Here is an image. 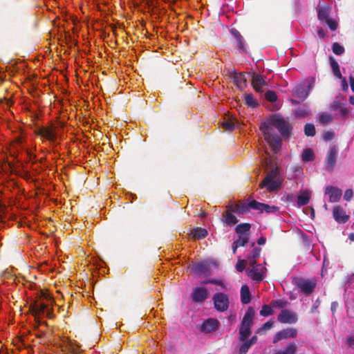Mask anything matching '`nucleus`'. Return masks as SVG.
<instances>
[{"label": "nucleus", "mask_w": 354, "mask_h": 354, "mask_svg": "<svg viewBox=\"0 0 354 354\" xmlns=\"http://www.w3.org/2000/svg\"><path fill=\"white\" fill-rule=\"evenodd\" d=\"M272 127L277 128L283 137H288L291 133L290 124L281 115H274L261 124L260 129L270 149L277 152L281 148V139L273 133Z\"/></svg>", "instance_id": "obj_1"}, {"label": "nucleus", "mask_w": 354, "mask_h": 354, "mask_svg": "<svg viewBox=\"0 0 354 354\" xmlns=\"http://www.w3.org/2000/svg\"><path fill=\"white\" fill-rule=\"evenodd\" d=\"M250 208L261 212L265 211L266 212H271L277 209L275 207H270L268 205L257 202L256 201H252L249 203L239 202L238 203L232 204L228 207L224 215L225 222L230 225H235L238 222V220L233 213L243 214L247 213Z\"/></svg>", "instance_id": "obj_2"}, {"label": "nucleus", "mask_w": 354, "mask_h": 354, "mask_svg": "<svg viewBox=\"0 0 354 354\" xmlns=\"http://www.w3.org/2000/svg\"><path fill=\"white\" fill-rule=\"evenodd\" d=\"M53 303V298L48 293L41 292L39 297L31 306L32 313L38 318L40 317L52 318Z\"/></svg>", "instance_id": "obj_3"}, {"label": "nucleus", "mask_w": 354, "mask_h": 354, "mask_svg": "<svg viewBox=\"0 0 354 354\" xmlns=\"http://www.w3.org/2000/svg\"><path fill=\"white\" fill-rule=\"evenodd\" d=\"M263 164L270 169L264 180L261 182L260 186L261 188H266L268 191H274L277 189L280 185V180L277 176V169L274 168V160L273 157L269 155L267 152L263 157Z\"/></svg>", "instance_id": "obj_4"}, {"label": "nucleus", "mask_w": 354, "mask_h": 354, "mask_svg": "<svg viewBox=\"0 0 354 354\" xmlns=\"http://www.w3.org/2000/svg\"><path fill=\"white\" fill-rule=\"evenodd\" d=\"M261 249L254 248L248 255L249 267L248 268V276L257 281L263 279L265 268L260 264H256V260L260 255Z\"/></svg>", "instance_id": "obj_5"}, {"label": "nucleus", "mask_w": 354, "mask_h": 354, "mask_svg": "<svg viewBox=\"0 0 354 354\" xmlns=\"http://www.w3.org/2000/svg\"><path fill=\"white\" fill-rule=\"evenodd\" d=\"M254 312L252 308H249L245 313L242 320L239 329L240 339L245 341L250 335V327L252 324V320Z\"/></svg>", "instance_id": "obj_6"}, {"label": "nucleus", "mask_w": 354, "mask_h": 354, "mask_svg": "<svg viewBox=\"0 0 354 354\" xmlns=\"http://www.w3.org/2000/svg\"><path fill=\"white\" fill-rule=\"evenodd\" d=\"M56 129L57 127L53 124L39 127L35 130V133L50 142H54L57 139Z\"/></svg>", "instance_id": "obj_7"}, {"label": "nucleus", "mask_w": 354, "mask_h": 354, "mask_svg": "<svg viewBox=\"0 0 354 354\" xmlns=\"http://www.w3.org/2000/svg\"><path fill=\"white\" fill-rule=\"evenodd\" d=\"M60 348L62 354H83L80 350L79 346L68 338L62 340Z\"/></svg>", "instance_id": "obj_8"}, {"label": "nucleus", "mask_w": 354, "mask_h": 354, "mask_svg": "<svg viewBox=\"0 0 354 354\" xmlns=\"http://www.w3.org/2000/svg\"><path fill=\"white\" fill-rule=\"evenodd\" d=\"M215 308L221 312L226 310L229 306L227 296L223 293H216L213 297Z\"/></svg>", "instance_id": "obj_9"}, {"label": "nucleus", "mask_w": 354, "mask_h": 354, "mask_svg": "<svg viewBox=\"0 0 354 354\" xmlns=\"http://www.w3.org/2000/svg\"><path fill=\"white\" fill-rule=\"evenodd\" d=\"M310 89V83L309 82H304L295 88L293 95L301 100H304L308 95Z\"/></svg>", "instance_id": "obj_10"}, {"label": "nucleus", "mask_w": 354, "mask_h": 354, "mask_svg": "<svg viewBox=\"0 0 354 354\" xmlns=\"http://www.w3.org/2000/svg\"><path fill=\"white\" fill-rule=\"evenodd\" d=\"M212 266H216V263L214 261H203L194 264L192 270L198 274H206Z\"/></svg>", "instance_id": "obj_11"}, {"label": "nucleus", "mask_w": 354, "mask_h": 354, "mask_svg": "<svg viewBox=\"0 0 354 354\" xmlns=\"http://www.w3.org/2000/svg\"><path fill=\"white\" fill-rule=\"evenodd\" d=\"M316 285L315 280L301 279L297 281V286L299 290L306 295H310Z\"/></svg>", "instance_id": "obj_12"}, {"label": "nucleus", "mask_w": 354, "mask_h": 354, "mask_svg": "<svg viewBox=\"0 0 354 354\" xmlns=\"http://www.w3.org/2000/svg\"><path fill=\"white\" fill-rule=\"evenodd\" d=\"M278 320L284 324H293L297 320V315L290 310H283L278 315Z\"/></svg>", "instance_id": "obj_13"}, {"label": "nucleus", "mask_w": 354, "mask_h": 354, "mask_svg": "<svg viewBox=\"0 0 354 354\" xmlns=\"http://www.w3.org/2000/svg\"><path fill=\"white\" fill-rule=\"evenodd\" d=\"M312 191L310 189H301L297 194V206L301 207L307 205L311 198Z\"/></svg>", "instance_id": "obj_14"}, {"label": "nucleus", "mask_w": 354, "mask_h": 354, "mask_svg": "<svg viewBox=\"0 0 354 354\" xmlns=\"http://www.w3.org/2000/svg\"><path fill=\"white\" fill-rule=\"evenodd\" d=\"M208 297L207 289L203 287H196L193 290L191 297L196 303H203Z\"/></svg>", "instance_id": "obj_15"}, {"label": "nucleus", "mask_w": 354, "mask_h": 354, "mask_svg": "<svg viewBox=\"0 0 354 354\" xmlns=\"http://www.w3.org/2000/svg\"><path fill=\"white\" fill-rule=\"evenodd\" d=\"M252 84L256 91L262 93L263 91V87L266 85V82L263 76L254 74L252 79Z\"/></svg>", "instance_id": "obj_16"}, {"label": "nucleus", "mask_w": 354, "mask_h": 354, "mask_svg": "<svg viewBox=\"0 0 354 354\" xmlns=\"http://www.w3.org/2000/svg\"><path fill=\"white\" fill-rule=\"evenodd\" d=\"M342 190L337 187L328 186L326 188V194L329 196V201L331 203L338 201L342 196Z\"/></svg>", "instance_id": "obj_17"}, {"label": "nucleus", "mask_w": 354, "mask_h": 354, "mask_svg": "<svg viewBox=\"0 0 354 354\" xmlns=\"http://www.w3.org/2000/svg\"><path fill=\"white\" fill-rule=\"evenodd\" d=\"M333 217L335 220L339 223H344L348 219V216L346 214L344 209L339 206H336L334 207Z\"/></svg>", "instance_id": "obj_18"}, {"label": "nucleus", "mask_w": 354, "mask_h": 354, "mask_svg": "<svg viewBox=\"0 0 354 354\" xmlns=\"http://www.w3.org/2000/svg\"><path fill=\"white\" fill-rule=\"evenodd\" d=\"M297 335V330L294 328L283 330L277 333L274 337V342H277L282 339L295 337Z\"/></svg>", "instance_id": "obj_19"}, {"label": "nucleus", "mask_w": 354, "mask_h": 354, "mask_svg": "<svg viewBox=\"0 0 354 354\" xmlns=\"http://www.w3.org/2000/svg\"><path fill=\"white\" fill-rule=\"evenodd\" d=\"M218 326V322L215 319H208L205 320L202 326L201 330L205 333L214 331Z\"/></svg>", "instance_id": "obj_20"}, {"label": "nucleus", "mask_w": 354, "mask_h": 354, "mask_svg": "<svg viewBox=\"0 0 354 354\" xmlns=\"http://www.w3.org/2000/svg\"><path fill=\"white\" fill-rule=\"evenodd\" d=\"M21 148L22 138L21 137H17L10 144V146L8 149L10 155L12 156H16Z\"/></svg>", "instance_id": "obj_21"}, {"label": "nucleus", "mask_w": 354, "mask_h": 354, "mask_svg": "<svg viewBox=\"0 0 354 354\" xmlns=\"http://www.w3.org/2000/svg\"><path fill=\"white\" fill-rule=\"evenodd\" d=\"M337 153V149L335 147H333L330 149L327 154V160H326V167L328 170H330L333 168L335 161H336V156Z\"/></svg>", "instance_id": "obj_22"}, {"label": "nucleus", "mask_w": 354, "mask_h": 354, "mask_svg": "<svg viewBox=\"0 0 354 354\" xmlns=\"http://www.w3.org/2000/svg\"><path fill=\"white\" fill-rule=\"evenodd\" d=\"M236 123L237 122L235 118L229 117L222 122V127L225 131H232L235 128Z\"/></svg>", "instance_id": "obj_23"}, {"label": "nucleus", "mask_w": 354, "mask_h": 354, "mask_svg": "<svg viewBox=\"0 0 354 354\" xmlns=\"http://www.w3.org/2000/svg\"><path fill=\"white\" fill-rule=\"evenodd\" d=\"M207 233L206 230L197 227L191 231L189 236L194 239H200L204 238L207 235Z\"/></svg>", "instance_id": "obj_24"}, {"label": "nucleus", "mask_w": 354, "mask_h": 354, "mask_svg": "<svg viewBox=\"0 0 354 354\" xmlns=\"http://www.w3.org/2000/svg\"><path fill=\"white\" fill-rule=\"evenodd\" d=\"M241 301L243 304H248L250 301V292L248 286L244 285L241 289Z\"/></svg>", "instance_id": "obj_25"}, {"label": "nucleus", "mask_w": 354, "mask_h": 354, "mask_svg": "<svg viewBox=\"0 0 354 354\" xmlns=\"http://www.w3.org/2000/svg\"><path fill=\"white\" fill-rule=\"evenodd\" d=\"M244 100L245 104L252 108H254L258 106V102L254 96L251 93H245L244 95Z\"/></svg>", "instance_id": "obj_26"}, {"label": "nucleus", "mask_w": 354, "mask_h": 354, "mask_svg": "<svg viewBox=\"0 0 354 354\" xmlns=\"http://www.w3.org/2000/svg\"><path fill=\"white\" fill-rule=\"evenodd\" d=\"M295 115L298 117H301V118H305L306 116H308L310 113V110L309 109V107L306 105V104H304L301 106H299L296 111H295Z\"/></svg>", "instance_id": "obj_27"}, {"label": "nucleus", "mask_w": 354, "mask_h": 354, "mask_svg": "<svg viewBox=\"0 0 354 354\" xmlns=\"http://www.w3.org/2000/svg\"><path fill=\"white\" fill-rule=\"evenodd\" d=\"M250 225L248 223H243L239 225L236 228V233L239 234V236H248V231L250 230Z\"/></svg>", "instance_id": "obj_28"}, {"label": "nucleus", "mask_w": 354, "mask_h": 354, "mask_svg": "<svg viewBox=\"0 0 354 354\" xmlns=\"http://www.w3.org/2000/svg\"><path fill=\"white\" fill-rule=\"evenodd\" d=\"M248 236H239V239L234 241L233 246V252L235 253L237 248L244 246L248 243Z\"/></svg>", "instance_id": "obj_29"}, {"label": "nucleus", "mask_w": 354, "mask_h": 354, "mask_svg": "<svg viewBox=\"0 0 354 354\" xmlns=\"http://www.w3.org/2000/svg\"><path fill=\"white\" fill-rule=\"evenodd\" d=\"M314 159V153L312 149H306L302 153V160L304 162L311 161Z\"/></svg>", "instance_id": "obj_30"}, {"label": "nucleus", "mask_w": 354, "mask_h": 354, "mask_svg": "<svg viewBox=\"0 0 354 354\" xmlns=\"http://www.w3.org/2000/svg\"><path fill=\"white\" fill-rule=\"evenodd\" d=\"M297 346L295 344H289L284 351H279L275 354H295Z\"/></svg>", "instance_id": "obj_31"}, {"label": "nucleus", "mask_w": 354, "mask_h": 354, "mask_svg": "<svg viewBox=\"0 0 354 354\" xmlns=\"http://www.w3.org/2000/svg\"><path fill=\"white\" fill-rule=\"evenodd\" d=\"M330 65L333 71L334 75L338 78H342V74L339 71L338 63L333 59H330Z\"/></svg>", "instance_id": "obj_32"}, {"label": "nucleus", "mask_w": 354, "mask_h": 354, "mask_svg": "<svg viewBox=\"0 0 354 354\" xmlns=\"http://www.w3.org/2000/svg\"><path fill=\"white\" fill-rule=\"evenodd\" d=\"M318 18L322 21H326L328 18V11L326 8H320L318 11Z\"/></svg>", "instance_id": "obj_33"}, {"label": "nucleus", "mask_w": 354, "mask_h": 354, "mask_svg": "<svg viewBox=\"0 0 354 354\" xmlns=\"http://www.w3.org/2000/svg\"><path fill=\"white\" fill-rule=\"evenodd\" d=\"M235 82L240 89H243L246 85V80L241 75L235 77Z\"/></svg>", "instance_id": "obj_34"}, {"label": "nucleus", "mask_w": 354, "mask_h": 354, "mask_svg": "<svg viewBox=\"0 0 354 354\" xmlns=\"http://www.w3.org/2000/svg\"><path fill=\"white\" fill-rule=\"evenodd\" d=\"M305 134L308 136H313L315 134V128L313 124H307L304 127Z\"/></svg>", "instance_id": "obj_35"}, {"label": "nucleus", "mask_w": 354, "mask_h": 354, "mask_svg": "<svg viewBox=\"0 0 354 354\" xmlns=\"http://www.w3.org/2000/svg\"><path fill=\"white\" fill-rule=\"evenodd\" d=\"M248 263L249 264L248 259L247 260H239L236 265V270L239 272H242L245 268V266Z\"/></svg>", "instance_id": "obj_36"}, {"label": "nucleus", "mask_w": 354, "mask_h": 354, "mask_svg": "<svg viewBox=\"0 0 354 354\" xmlns=\"http://www.w3.org/2000/svg\"><path fill=\"white\" fill-rule=\"evenodd\" d=\"M331 120H332V117L328 113H322L319 115V121H320L321 123H322L324 124H328Z\"/></svg>", "instance_id": "obj_37"}, {"label": "nucleus", "mask_w": 354, "mask_h": 354, "mask_svg": "<svg viewBox=\"0 0 354 354\" xmlns=\"http://www.w3.org/2000/svg\"><path fill=\"white\" fill-rule=\"evenodd\" d=\"M272 313H273V310H272V307H270L268 305H264L260 311V314L263 316H268V315H272Z\"/></svg>", "instance_id": "obj_38"}, {"label": "nucleus", "mask_w": 354, "mask_h": 354, "mask_svg": "<svg viewBox=\"0 0 354 354\" xmlns=\"http://www.w3.org/2000/svg\"><path fill=\"white\" fill-rule=\"evenodd\" d=\"M265 97L267 100H268L271 102H276V100L277 99V96L276 93L272 91H267L265 94Z\"/></svg>", "instance_id": "obj_39"}, {"label": "nucleus", "mask_w": 354, "mask_h": 354, "mask_svg": "<svg viewBox=\"0 0 354 354\" xmlns=\"http://www.w3.org/2000/svg\"><path fill=\"white\" fill-rule=\"evenodd\" d=\"M333 51L336 55H342L344 51V48L338 43H334L333 45Z\"/></svg>", "instance_id": "obj_40"}, {"label": "nucleus", "mask_w": 354, "mask_h": 354, "mask_svg": "<svg viewBox=\"0 0 354 354\" xmlns=\"http://www.w3.org/2000/svg\"><path fill=\"white\" fill-rule=\"evenodd\" d=\"M325 23L328 26L331 30H335L337 28V22L336 20L329 18L326 19Z\"/></svg>", "instance_id": "obj_41"}, {"label": "nucleus", "mask_w": 354, "mask_h": 354, "mask_svg": "<svg viewBox=\"0 0 354 354\" xmlns=\"http://www.w3.org/2000/svg\"><path fill=\"white\" fill-rule=\"evenodd\" d=\"M251 346V343L245 341L239 348V354H245Z\"/></svg>", "instance_id": "obj_42"}, {"label": "nucleus", "mask_w": 354, "mask_h": 354, "mask_svg": "<svg viewBox=\"0 0 354 354\" xmlns=\"http://www.w3.org/2000/svg\"><path fill=\"white\" fill-rule=\"evenodd\" d=\"M273 323L271 322H268L265 323L261 328L259 329L258 333H261L263 330H270L272 327Z\"/></svg>", "instance_id": "obj_43"}, {"label": "nucleus", "mask_w": 354, "mask_h": 354, "mask_svg": "<svg viewBox=\"0 0 354 354\" xmlns=\"http://www.w3.org/2000/svg\"><path fill=\"white\" fill-rule=\"evenodd\" d=\"M353 190L351 189H348L346 190L344 195V198L346 201H350L351 199V198L353 197Z\"/></svg>", "instance_id": "obj_44"}, {"label": "nucleus", "mask_w": 354, "mask_h": 354, "mask_svg": "<svg viewBox=\"0 0 354 354\" xmlns=\"http://www.w3.org/2000/svg\"><path fill=\"white\" fill-rule=\"evenodd\" d=\"M336 109H339L340 114L344 117L346 116L349 113L348 109L344 106H340L339 107H337Z\"/></svg>", "instance_id": "obj_45"}, {"label": "nucleus", "mask_w": 354, "mask_h": 354, "mask_svg": "<svg viewBox=\"0 0 354 354\" xmlns=\"http://www.w3.org/2000/svg\"><path fill=\"white\" fill-rule=\"evenodd\" d=\"M334 136V133L331 131H326L323 133V138L324 140H330Z\"/></svg>", "instance_id": "obj_46"}, {"label": "nucleus", "mask_w": 354, "mask_h": 354, "mask_svg": "<svg viewBox=\"0 0 354 354\" xmlns=\"http://www.w3.org/2000/svg\"><path fill=\"white\" fill-rule=\"evenodd\" d=\"M293 169H294L293 171L295 173L296 176L301 174L303 172V169L301 166H298V165L295 166Z\"/></svg>", "instance_id": "obj_47"}, {"label": "nucleus", "mask_w": 354, "mask_h": 354, "mask_svg": "<svg viewBox=\"0 0 354 354\" xmlns=\"http://www.w3.org/2000/svg\"><path fill=\"white\" fill-rule=\"evenodd\" d=\"M208 283H214V284H216V285H218L221 286V288H225V286L224 285V283L221 281H217V280H209L207 281Z\"/></svg>", "instance_id": "obj_48"}, {"label": "nucleus", "mask_w": 354, "mask_h": 354, "mask_svg": "<svg viewBox=\"0 0 354 354\" xmlns=\"http://www.w3.org/2000/svg\"><path fill=\"white\" fill-rule=\"evenodd\" d=\"M8 169V166L6 163L0 162V174L6 171Z\"/></svg>", "instance_id": "obj_49"}, {"label": "nucleus", "mask_w": 354, "mask_h": 354, "mask_svg": "<svg viewBox=\"0 0 354 354\" xmlns=\"http://www.w3.org/2000/svg\"><path fill=\"white\" fill-rule=\"evenodd\" d=\"M341 79H342V89H343L344 91H346V90H347V89H348V84H347L346 80V79H345V78H342V77Z\"/></svg>", "instance_id": "obj_50"}, {"label": "nucleus", "mask_w": 354, "mask_h": 354, "mask_svg": "<svg viewBox=\"0 0 354 354\" xmlns=\"http://www.w3.org/2000/svg\"><path fill=\"white\" fill-rule=\"evenodd\" d=\"M318 35L321 38H324L325 37L326 33H325L324 30L322 28H319L318 30Z\"/></svg>", "instance_id": "obj_51"}, {"label": "nucleus", "mask_w": 354, "mask_h": 354, "mask_svg": "<svg viewBox=\"0 0 354 354\" xmlns=\"http://www.w3.org/2000/svg\"><path fill=\"white\" fill-rule=\"evenodd\" d=\"M273 305L274 306H279V307H283V304L282 300H277V301H274L273 302Z\"/></svg>", "instance_id": "obj_52"}, {"label": "nucleus", "mask_w": 354, "mask_h": 354, "mask_svg": "<svg viewBox=\"0 0 354 354\" xmlns=\"http://www.w3.org/2000/svg\"><path fill=\"white\" fill-rule=\"evenodd\" d=\"M347 342H348V344L349 346H353L354 345V337H349L348 338Z\"/></svg>", "instance_id": "obj_53"}, {"label": "nucleus", "mask_w": 354, "mask_h": 354, "mask_svg": "<svg viewBox=\"0 0 354 354\" xmlns=\"http://www.w3.org/2000/svg\"><path fill=\"white\" fill-rule=\"evenodd\" d=\"M350 84L352 91L354 92V77H350Z\"/></svg>", "instance_id": "obj_54"}, {"label": "nucleus", "mask_w": 354, "mask_h": 354, "mask_svg": "<svg viewBox=\"0 0 354 354\" xmlns=\"http://www.w3.org/2000/svg\"><path fill=\"white\" fill-rule=\"evenodd\" d=\"M257 337L256 336H253L248 342L251 343V346L257 342Z\"/></svg>", "instance_id": "obj_55"}, {"label": "nucleus", "mask_w": 354, "mask_h": 354, "mask_svg": "<svg viewBox=\"0 0 354 354\" xmlns=\"http://www.w3.org/2000/svg\"><path fill=\"white\" fill-rule=\"evenodd\" d=\"M265 243H266V239L264 237H260L258 239V243L259 245H263V244H265Z\"/></svg>", "instance_id": "obj_56"}, {"label": "nucleus", "mask_w": 354, "mask_h": 354, "mask_svg": "<svg viewBox=\"0 0 354 354\" xmlns=\"http://www.w3.org/2000/svg\"><path fill=\"white\" fill-rule=\"evenodd\" d=\"M306 211L310 212L312 218H313L315 216V212H314V209L313 208L307 207V208H306Z\"/></svg>", "instance_id": "obj_57"}, {"label": "nucleus", "mask_w": 354, "mask_h": 354, "mask_svg": "<svg viewBox=\"0 0 354 354\" xmlns=\"http://www.w3.org/2000/svg\"><path fill=\"white\" fill-rule=\"evenodd\" d=\"M349 102L351 104H354V96H351L349 98Z\"/></svg>", "instance_id": "obj_58"}, {"label": "nucleus", "mask_w": 354, "mask_h": 354, "mask_svg": "<svg viewBox=\"0 0 354 354\" xmlns=\"http://www.w3.org/2000/svg\"><path fill=\"white\" fill-rule=\"evenodd\" d=\"M349 239L351 241H354V233H351V234H349Z\"/></svg>", "instance_id": "obj_59"}, {"label": "nucleus", "mask_w": 354, "mask_h": 354, "mask_svg": "<svg viewBox=\"0 0 354 354\" xmlns=\"http://www.w3.org/2000/svg\"><path fill=\"white\" fill-rule=\"evenodd\" d=\"M293 198V196L292 195H288L287 196V200L288 201H290Z\"/></svg>", "instance_id": "obj_60"}, {"label": "nucleus", "mask_w": 354, "mask_h": 354, "mask_svg": "<svg viewBox=\"0 0 354 354\" xmlns=\"http://www.w3.org/2000/svg\"><path fill=\"white\" fill-rule=\"evenodd\" d=\"M336 306H337L336 303H333L332 306H331L332 310H334Z\"/></svg>", "instance_id": "obj_61"}, {"label": "nucleus", "mask_w": 354, "mask_h": 354, "mask_svg": "<svg viewBox=\"0 0 354 354\" xmlns=\"http://www.w3.org/2000/svg\"><path fill=\"white\" fill-rule=\"evenodd\" d=\"M232 32H236V33H238V32H239L237 30H232Z\"/></svg>", "instance_id": "obj_62"}, {"label": "nucleus", "mask_w": 354, "mask_h": 354, "mask_svg": "<svg viewBox=\"0 0 354 354\" xmlns=\"http://www.w3.org/2000/svg\"><path fill=\"white\" fill-rule=\"evenodd\" d=\"M292 102H294V103H297V102L294 100H292Z\"/></svg>", "instance_id": "obj_63"}]
</instances>
